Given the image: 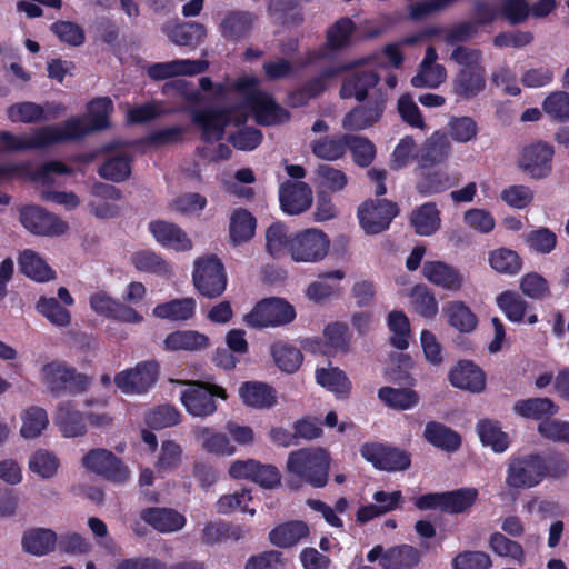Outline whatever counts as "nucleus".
<instances>
[{"label": "nucleus", "mask_w": 569, "mask_h": 569, "mask_svg": "<svg viewBox=\"0 0 569 569\" xmlns=\"http://www.w3.org/2000/svg\"><path fill=\"white\" fill-rule=\"evenodd\" d=\"M450 149L451 146L446 134L439 131L433 132L420 149L419 166L428 168L443 163L449 157Z\"/></svg>", "instance_id": "nucleus-34"}, {"label": "nucleus", "mask_w": 569, "mask_h": 569, "mask_svg": "<svg viewBox=\"0 0 569 569\" xmlns=\"http://www.w3.org/2000/svg\"><path fill=\"white\" fill-rule=\"evenodd\" d=\"M270 352L276 365L286 372H295L302 362L300 350L282 341L272 343Z\"/></svg>", "instance_id": "nucleus-59"}, {"label": "nucleus", "mask_w": 569, "mask_h": 569, "mask_svg": "<svg viewBox=\"0 0 569 569\" xmlns=\"http://www.w3.org/2000/svg\"><path fill=\"white\" fill-rule=\"evenodd\" d=\"M317 382L333 392L338 398L348 396L351 382L343 371L336 367L320 368L316 371Z\"/></svg>", "instance_id": "nucleus-52"}, {"label": "nucleus", "mask_w": 569, "mask_h": 569, "mask_svg": "<svg viewBox=\"0 0 569 569\" xmlns=\"http://www.w3.org/2000/svg\"><path fill=\"white\" fill-rule=\"evenodd\" d=\"M197 443L208 453L228 457L236 453L237 448L228 435L219 432L207 426H197L192 429Z\"/></svg>", "instance_id": "nucleus-26"}, {"label": "nucleus", "mask_w": 569, "mask_h": 569, "mask_svg": "<svg viewBox=\"0 0 569 569\" xmlns=\"http://www.w3.org/2000/svg\"><path fill=\"white\" fill-rule=\"evenodd\" d=\"M408 296L415 312L427 319H433L437 316L438 302L435 295L426 286H415Z\"/></svg>", "instance_id": "nucleus-58"}, {"label": "nucleus", "mask_w": 569, "mask_h": 569, "mask_svg": "<svg viewBox=\"0 0 569 569\" xmlns=\"http://www.w3.org/2000/svg\"><path fill=\"white\" fill-rule=\"evenodd\" d=\"M66 111L61 103L46 102L38 104L31 101L12 104L7 110V116L12 122L36 123L53 120Z\"/></svg>", "instance_id": "nucleus-19"}, {"label": "nucleus", "mask_w": 569, "mask_h": 569, "mask_svg": "<svg viewBox=\"0 0 569 569\" xmlns=\"http://www.w3.org/2000/svg\"><path fill=\"white\" fill-rule=\"evenodd\" d=\"M140 518L161 533L180 531L187 523L186 517L172 508H146Z\"/></svg>", "instance_id": "nucleus-25"}, {"label": "nucleus", "mask_w": 569, "mask_h": 569, "mask_svg": "<svg viewBox=\"0 0 569 569\" xmlns=\"http://www.w3.org/2000/svg\"><path fill=\"white\" fill-rule=\"evenodd\" d=\"M61 461L54 451L38 448L28 457V469L41 480H51L60 471Z\"/></svg>", "instance_id": "nucleus-35"}, {"label": "nucleus", "mask_w": 569, "mask_h": 569, "mask_svg": "<svg viewBox=\"0 0 569 569\" xmlns=\"http://www.w3.org/2000/svg\"><path fill=\"white\" fill-rule=\"evenodd\" d=\"M478 498L476 488H461L445 492L443 510L451 513H460L470 508Z\"/></svg>", "instance_id": "nucleus-61"}, {"label": "nucleus", "mask_w": 569, "mask_h": 569, "mask_svg": "<svg viewBox=\"0 0 569 569\" xmlns=\"http://www.w3.org/2000/svg\"><path fill=\"white\" fill-rule=\"evenodd\" d=\"M199 83L203 91L210 92L211 97L217 100L224 101L231 96L241 98L260 124L281 123L289 117L288 112L269 93L258 88L259 80L256 77L243 76L232 83L226 81L217 84L209 78L203 77L199 80Z\"/></svg>", "instance_id": "nucleus-4"}, {"label": "nucleus", "mask_w": 569, "mask_h": 569, "mask_svg": "<svg viewBox=\"0 0 569 569\" xmlns=\"http://www.w3.org/2000/svg\"><path fill=\"white\" fill-rule=\"evenodd\" d=\"M39 372L41 382L52 393L81 392L90 385L87 376L76 372L67 363L58 360L42 363Z\"/></svg>", "instance_id": "nucleus-12"}, {"label": "nucleus", "mask_w": 569, "mask_h": 569, "mask_svg": "<svg viewBox=\"0 0 569 569\" xmlns=\"http://www.w3.org/2000/svg\"><path fill=\"white\" fill-rule=\"evenodd\" d=\"M410 222L419 236H431L441 226L440 211L432 202L423 203L411 212Z\"/></svg>", "instance_id": "nucleus-43"}, {"label": "nucleus", "mask_w": 569, "mask_h": 569, "mask_svg": "<svg viewBox=\"0 0 569 569\" xmlns=\"http://www.w3.org/2000/svg\"><path fill=\"white\" fill-rule=\"evenodd\" d=\"M543 111L558 121H569V93L553 91L542 102Z\"/></svg>", "instance_id": "nucleus-63"}, {"label": "nucleus", "mask_w": 569, "mask_h": 569, "mask_svg": "<svg viewBox=\"0 0 569 569\" xmlns=\"http://www.w3.org/2000/svg\"><path fill=\"white\" fill-rule=\"evenodd\" d=\"M180 383L186 386L180 393V401L192 417H210L218 409L213 398L228 399L226 389L214 383L200 381H180Z\"/></svg>", "instance_id": "nucleus-7"}, {"label": "nucleus", "mask_w": 569, "mask_h": 569, "mask_svg": "<svg viewBox=\"0 0 569 569\" xmlns=\"http://www.w3.org/2000/svg\"><path fill=\"white\" fill-rule=\"evenodd\" d=\"M491 566L492 560L485 551H462L451 561L452 569H489Z\"/></svg>", "instance_id": "nucleus-64"}, {"label": "nucleus", "mask_w": 569, "mask_h": 569, "mask_svg": "<svg viewBox=\"0 0 569 569\" xmlns=\"http://www.w3.org/2000/svg\"><path fill=\"white\" fill-rule=\"evenodd\" d=\"M553 147L543 141H535L523 146L517 154V168L535 180H541L550 176L552 171Z\"/></svg>", "instance_id": "nucleus-13"}, {"label": "nucleus", "mask_w": 569, "mask_h": 569, "mask_svg": "<svg viewBox=\"0 0 569 569\" xmlns=\"http://www.w3.org/2000/svg\"><path fill=\"white\" fill-rule=\"evenodd\" d=\"M207 68L208 62L204 60L178 59L150 64L147 73L153 80H164L178 76H196Z\"/></svg>", "instance_id": "nucleus-23"}, {"label": "nucleus", "mask_w": 569, "mask_h": 569, "mask_svg": "<svg viewBox=\"0 0 569 569\" xmlns=\"http://www.w3.org/2000/svg\"><path fill=\"white\" fill-rule=\"evenodd\" d=\"M489 548L499 557L511 558L521 562L525 559L526 552L523 547L509 539L502 532H493L489 537Z\"/></svg>", "instance_id": "nucleus-60"}, {"label": "nucleus", "mask_w": 569, "mask_h": 569, "mask_svg": "<svg viewBox=\"0 0 569 569\" xmlns=\"http://www.w3.org/2000/svg\"><path fill=\"white\" fill-rule=\"evenodd\" d=\"M477 432L483 446L490 447L495 452L501 453L509 447V438L498 422L481 420L477 425Z\"/></svg>", "instance_id": "nucleus-54"}, {"label": "nucleus", "mask_w": 569, "mask_h": 569, "mask_svg": "<svg viewBox=\"0 0 569 569\" xmlns=\"http://www.w3.org/2000/svg\"><path fill=\"white\" fill-rule=\"evenodd\" d=\"M82 466L116 483H123L130 478L128 467L106 449L90 450L83 456Z\"/></svg>", "instance_id": "nucleus-15"}, {"label": "nucleus", "mask_w": 569, "mask_h": 569, "mask_svg": "<svg viewBox=\"0 0 569 569\" xmlns=\"http://www.w3.org/2000/svg\"><path fill=\"white\" fill-rule=\"evenodd\" d=\"M279 200L284 213L296 216L308 210L312 204L311 188L301 181H287L279 190Z\"/></svg>", "instance_id": "nucleus-22"}, {"label": "nucleus", "mask_w": 569, "mask_h": 569, "mask_svg": "<svg viewBox=\"0 0 569 569\" xmlns=\"http://www.w3.org/2000/svg\"><path fill=\"white\" fill-rule=\"evenodd\" d=\"M547 471V463L541 455H513L507 461L505 483L511 490L531 489L543 481Z\"/></svg>", "instance_id": "nucleus-6"}, {"label": "nucleus", "mask_w": 569, "mask_h": 569, "mask_svg": "<svg viewBox=\"0 0 569 569\" xmlns=\"http://www.w3.org/2000/svg\"><path fill=\"white\" fill-rule=\"evenodd\" d=\"M209 347V338L196 330H176L162 343L167 351H199Z\"/></svg>", "instance_id": "nucleus-33"}, {"label": "nucleus", "mask_w": 569, "mask_h": 569, "mask_svg": "<svg viewBox=\"0 0 569 569\" xmlns=\"http://www.w3.org/2000/svg\"><path fill=\"white\" fill-rule=\"evenodd\" d=\"M486 88V68H461L452 80V91L461 100H471Z\"/></svg>", "instance_id": "nucleus-27"}, {"label": "nucleus", "mask_w": 569, "mask_h": 569, "mask_svg": "<svg viewBox=\"0 0 569 569\" xmlns=\"http://www.w3.org/2000/svg\"><path fill=\"white\" fill-rule=\"evenodd\" d=\"M387 323L390 336V343L399 350L409 347L411 338V328L408 317L402 311H391L388 315Z\"/></svg>", "instance_id": "nucleus-55"}, {"label": "nucleus", "mask_w": 569, "mask_h": 569, "mask_svg": "<svg viewBox=\"0 0 569 569\" xmlns=\"http://www.w3.org/2000/svg\"><path fill=\"white\" fill-rule=\"evenodd\" d=\"M512 411L525 419L545 420L558 413L559 407L549 398H527L517 400Z\"/></svg>", "instance_id": "nucleus-39"}, {"label": "nucleus", "mask_w": 569, "mask_h": 569, "mask_svg": "<svg viewBox=\"0 0 569 569\" xmlns=\"http://www.w3.org/2000/svg\"><path fill=\"white\" fill-rule=\"evenodd\" d=\"M58 542L57 533L48 528H33L24 532L22 549L33 556L41 557L52 552Z\"/></svg>", "instance_id": "nucleus-38"}, {"label": "nucleus", "mask_w": 569, "mask_h": 569, "mask_svg": "<svg viewBox=\"0 0 569 569\" xmlns=\"http://www.w3.org/2000/svg\"><path fill=\"white\" fill-rule=\"evenodd\" d=\"M163 31L178 46L197 44L206 36L204 27L196 22L176 24L172 28L168 24L163 27Z\"/></svg>", "instance_id": "nucleus-57"}, {"label": "nucleus", "mask_w": 569, "mask_h": 569, "mask_svg": "<svg viewBox=\"0 0 569 569\" xmlns=\"http://www.w3.org/2000/svg\"><path fill=\"white\" fill-rule=\"evenodd\" d=\"M93 193L99 197L98 200H92L89 203L90 212L99 219H111L116 218L120 213V209L117 204L109 200H120L122 193L119 189L109 184H98Z\"/></svg>", "instance_id": "nucleus-40"}, {"label": "nucleus", "mask_w": 569, "mask_h": 569, "mask_svg": "<svg viewBox=\"0 0 569 569\" xmlns=\"http://www.w3.org/2000/svg\"><path fill=\"white\" fill-rule=\"evenodd\" d=\"M347 137H320L310 140L312 153L323 160L335 161L341 158L346 152Z\"/></svg>", "instance_id": "nucleus-53"}, {"label": "nucleus", "mask_w": 569, "mask_h": 569, "mask_svg": "<svg viewBox=\"0 0 569 569\" xmlns=\"http://www.w3.org/2000/svg\"><path fill=\"white\" fill-rule=\"evenodd\" d=\"M238 393L246 406L254 409H269L277 403L276 390L261 381L243 382Z\"/></svg>", "instance_id": "nucleus-30"}, {"label": "nucleus", "mask_w": 569, "mask_h": 569, "mask_svg": "<svg viewBox=\"0 0 569 569\" xmlns=\"http://www.w3.org/2000/svg\"><path fill=\"white\" fill-rule=\"evenodd\" d=\"M442 313L447 318L448 323L459 332H472L478 326L477 316L463 301H448L442 307Z\"/></svg>", "instance_id": "nucleus-37"}, {"label": "nucleus", "mask_w": 569, "mask_h": 569, "mask_svg": "<svg viewBox=\"0 0 569 569\" xmlns=\"http://www.w3.org/2000/svg\"><path fill=\"white\" fill-rule=\"evenodd\" d=\"M20 421L19 435L24 440L39 438L50 423L47 410L36 405L28 406L21 410Z\"/></svg>", "instance_id": "nucleus-31"}, {"label": "nucleus", "mask_w": 569, "mask_h": 569, "mask_svg": "<svg viewBox=\"0 0 569 569\" xmlns=\"http://www.w3.org/2000/svg\"><path fill=\"white\" fill-rule=\"evenodd\" d=\"M402 61V54L397 44H389L385 50L375 57H368L362 60L352 62L351 64L340 68H331L322 72L319 77L309 82L305 91L308 97H316L325 91L329 81L345 69H352L350 74L345 79L340 89V97L343 99L356 98L359 101L366 99L368 90L377 84L378 74L375 71L376 66L387 64L399 67Z\"/></svg>", "instance_id": "nucleus-2"}, {"label": "nucleus", "mask_w": 569, "mask_h": 569, "mask_svg": "<svg viewBox=\"0 0 569 569\" xmlns=\"http://www.w3.org/2000/svg\"><path fill=\"white\" fill-rule=\"evenodd\" d=\"M196 308V299L187 297L159 303L153 308L152 315L170 321H187L194 316Z\"/></svg>", "instance_id": "nucleus-41"}, {"label": "nucleus", "mask_w": 569, "mask_h": 569, "mask_svg": "<svg viewBox=\"0 0 569 569\" xmlns=\"http://www.w3.org/2000/svg\"><path fill=\"white\" fill-rule=\"evenodd\" d=\"M383 107L380 103L355 108L345 116L342 127L350 131L367 129L380 119Z\"/></svg>", "instance_id": "nucleus-48"}, {"label": "nucleus", "mask_w": 569, "mask_h": 569, "mask_svg": "<svg viewBox=\"0 0 569 569\" xmlns=\"http://www.w3.org/2000/svg\"><path fill=\"white\" fill-rule=\"evenodd\" d=\"M183 457L181 445L173 440L162 441L154 462V468L158 473L172 472L179 468Z\"/></svg>", "instance_id": "nucleus-56"}, {"label": "nucleus", "mask_w": 569, "mask_h": 569, "mask_svg": "<svg viewBox=\"0 0 569 569\" xmlns=\"http://www.w3.org/2000/svg\"><path fill=\"white\" fill-rule=\"evenodd\" d=\"M438 54L435 48L429 47L426 56L420 63L418 73L411 79V83L416 88H437L447 78V71L443 66L438 64L436 61Z\"/></svg>", "instance_id": "nucleus-29"}, {"label": "nucleus", "mask_w": 569, "mask_h": 569, "mask_svg": "<svg viewBox=\"0 0 569 569\" xmlns=\"http://www.w3.org/2000/svg\"><path fill=\"white\" fill-rule=\"evenodd\" d=\"M309 533L308 526L302 521L282 523L269 533L270 542L280 548H289L298 543Z\"/></svg>", "instance_id": "nucleus-47"}, {"label": "nucleus", "mask_w": 569, "mask_h": 569, "mask_svg": "<svg viewBox=\"0 0 569 569\" xmlns=\"http://www.w3.org/2000/svg\"><path fill=\"white\" fill-rule=\"evenodd\" d=\"M20 221L27 230L39 236H60L68 230L67 222L37 206L21 208Z\"/></svg>", "instance_id": "nucleus-18"}, {"label": "nucleus", "mask_w": 569, "mask_h": 569, "mask_svg": "<svg viewBox=\"0 0 569 569\" xmlns=\"http://www.w3.org/2000/svg\"><path fill=\"white\" fill-rule=\"evenodd\" d=\"M496 303L505 316L512 322H521L526 320L529 325H533L538 321L536 315H529L526 318L528 302L517 292L509 290L501 292L497 296Z\"/></svg>", "instance_id": "nucleus-42"}, {"label": "nucleus", "mask_w": 569, "mask_h": 569, "mask_svg": "<svg viewBox=\"0 0 569 569\" xmlns=\"http://www.w3.org/2000/svg\"><path fill=\"white\" fill-rule=\"evenodd\" d=\"M345 278V272L341 270L329 271L313 282L306 289V296L309 300L316 303H323L327 299L331 298L338 292V286L330 282V280L340 281Z\"/></svg>", "instance_id": "nucleus-50"}, {"label": "nucleus", "mask_w": 569, "mask_h": 569, "mask_svg": "<svg viewBox=\"0 0 569 569\" xmlns=\"http://www.w3.org/2000/svg\"><path fill=\"white\" fill-rule=\"evenodd\" d=\"M296 318L293 306L280 298L264 299L244 316V322L253 328L279 327Z\"/></svg>", "instance_id": "nucleus-14"}, {"label": "nucleus", "mask_w": 569, "mask_h": 569, "mask_svg": "<svg viewBox=\"0 0 569 569\" xmlns=\"http://www.w3.org/2000/svg\"><path fill=\"white\" fill-rule=\"evenodd\" d=\"M72 173V169L60 161H50L40 167L32 176V180L39 184L40 196L43 200L63 206L72 210L79 206L80 200L73 192L53 191L50 186L58 182V179Z\"/></svg>", "instance_id": "nucleus-10"}, {"label": "nucleus", "mask_w": 569, "mask_h": 569, "mask_svg": "<svg viewBox=\"0 0 569 569\" xmlns=\"http://www.w3.org/2000/svg\"><path fill=\"white\" fill-rule=\"evenodd\" d=\"M256 218L244 209H237L230 216L229 238L233 246L250 241L256 232Z\"/></svg>", "instance_id": "nucleus-44"}, {"label": "nucleus", "mask_w": 569, "mask_h": 569, "mask_svg": "<svg viewBox=\"0 0 569 569\" xmlns=\"http://www.w3.org/2000/svg\"><path fill=\"white\" fill-rule=\"evenodd\" d=\"M131 264L140 272L170 279L174 276L172 266L159 253L151 250H138L130 257Z\"/></svg>", "instance_id": "nucleus-32"}, {"label": "nucleus", "mask_w": 569, "mask_h": 569, "mask_svg": "<svg viewBox=\"0 0 569 569\" xmlns=\"http://www.w3.org/2000/svg\"><path fill=\"white\" fill-rule=\"evenodd\" d=\"M192 119L207 142L220 141L224 136V128L233 124L239 126L246 122L247 111L238 106L226 109H208L192 111Z\"/></svg>", "instance_id": "nucleus-8"}, {"label": "nucleus", "mask_w": 569, "mask_h": 569, "mask_svg": "<svg viewBox=\"0 0 569 569\" xmlns=\"http://www.w3.org/2000/svg\"><path fill=\"white\" fill-rule=\"evenodd\" d=\"M329 466V452L320 447L292 451L287 459V471L316 488L327 483Z\"/></svg>", "instance_id": "nucleus-5"}, {"label": "nucleus", "mask_w": 569, "mask_h": 569, "mask_svg": "<svg viewBox=\"0 0 569 569\" xmlns=\"http://www.w3.org/2000/svg\"><path fill=\"white\" fill-rule=\"evenodd\" d=\"M18 264L21 272L34 281H49L56 276L54 271L46 263V261L37 252L30 249H26L20 253Z\"/></svg>", "instance_id": "nucleus-46"}, {"label": "nucleus", "mask_w": 569, "mask_h": 569, "mask_svg": "<svg viewBox=\"0 0 569 569\" xmlns=\"http://www.w3.org/2000/svg\"><path fill=\"white\" fill-rule=\"evenodd\" d=\"M423 436L428 442L446 451H456L461 443L456 431L438 422H428Z\"/></svg>", "instance_id": "nucleus-51"}, {"label": "nucleus", "mask_w": 569, "mask_h": 569, "mask_svg": "<svg viewBox=\"0 0 569 569\" xmlns=\"http://www.w3.org/2000/svg\"><path fill=\"white\" fill-rule=\"evenodd\" d=\"M266 247L276 258L288 256L298 263H318L329 254L331 240L320 228H306L289 234L283 223L276 222L267 229Z\"/></svg>", "instance_id": "nucleus-3"}, {"label": "nucleus", "mask_w": 569, "mask_h": 569, "mask_svg": "<svg viewBox=\"0 0 569 569\" xmlns=\"http://www.w3.org/2000/svg\"><path fill=\"white\" fill-rule=\"evenodd\" d=\"M488 263L492 270L505 276H516L522 269L520 256L503 247L489 251Z\"/></svg>", "instance_id": "nucleus-49"}, {"label": "nucleus", "mask_w": 569, "mask_h": 569, "mask_svg": "<svg viewBox=\"0 0 569 569\" xmlns=\"http://www.w3.org/2000/svg\"><path fill=\"white\" fill-rule=\"evenodd\" d=\"M36 308L39 313L54 326L67 327L71 322L70 312L60 306L54 298L41 297L37 302Z\"/></svg>", "instance_id": "nucleus-62"}, {"label": "nucleus", "mask_w": 569, "mask_h": 569, "mask_svg": "<svg viewBox=\"0 0 569 569\" xmlns=\"http://www.w3.org/2000/svg\"><path fill=\"white\" fill-rule=\"evenodd\" d=\"M367 559L370 562L379 561L383 569H408L420 562L421 552L409 545L396 546L389 549L376 546L368 552Z\"/></svg>", "instance_id": "nucleus-17"}, {"label": "nucleus", "mask_w": 569, "mask_h": 569, "mask_svg": "<svg viewBox=\"0 0 569 569\" xmlns=\"http://www.w3.org/2000/svg\"><path fill=\"white\" fill-rule=\"evenodd\" d=\"M378 398L395 410H410L420 402L419 393L411 388L382 387L378 390Z\"/></svg>", "instance_id": "nucleus-45"}, {"label": "nucleus", "mask_w": 569, "mask_h": 569, "mask_svg": "<svg viewBox=\"0 0 569 569\" xmlns=\"http://www.w3.org/2000/svg\"><path fill=\"white\" fill-rule=\"evenodd\" d=\"M397 214L396 203L386 199L366 201L358 209L360 226L368 234L386 230Z\"/></svg>", "instance_id": "nucleus-16"}, {"label": "nucleus", "mask_w": 569, "mask_h": 569, "mask_svg": "<svg viewBox=\"0 0 569 569\" xmlns=\"http://www.w3.org/2000/svg\"><path fill=\"white\" fill-rule=\"evenodd\" d=\"M106 158L99 168V174L107 180L121 182L131 174V157L123 143H111L104 148Z\"/></svg>", "instance_id": "nucleus-20"}, {"label": "nucleus", "mask_w": 569, "mask_h": 569, "mask_svg": "<svg viewBox=\"0 0 569 569\" xmlns=\"http://www.w3.org/2000/svg\"><path fill=\"white\" fill-rule=\"evenodd\" d=\"M449 380L456 388L471 392H481L486 387L483 371L471 361H460L449 373Z\"/></svg>", "instance_id": "nucleus-28"}, {"label": "nucleus", "mask_w": 569, "mask_h": 569, "mask_svg": "<svg viewBox=\"0 0 569 569\" xmlns=\"http://www.w3.org/2000/svg\"><path fill=\"white\" fill-rule=\"evenodd\" d=\"M192 283L207 298L220 297L227 288L223 263L216 256H202L193 261Z\"/></svg>", "instance_id": "nucleus-9"}, {"label": "nucleus", "mask_w": 569, "mask_h": 569, "mask_svg": "<svg viewBox=\"0 0 569 569\" xmlns=\"http://www.w3.org/2000/svg\"><path fill=\"white\" fill-rule=\"evenodd\" d=\"M54 423L66 438L79 437L86 432L84 418L71 402H61L58 406Z\"/></svg>", "instance_id": "nucleus-36"}, {"label": "nucleus", "mask_w": 569, "mask_h": 569, "mask_svg": "<svg viewBox=\"0 0 569 569\" xmlns=\"http://www.w3.org/2000/svg\"><path fill=\"white\" fill-rule=\"evenodd\" d=\"M112 109L109 98H98L88 104L84 117H71L61 123L43 126L21 136L3 131L0 132V143L9 151H24L81 140L94 131L106 129Z\"/></svg>", "instance_id": "nucleus-1"}, {"label": "nucleus", "mask_w": 569, "mask_h": 569, "mask_svg": "<svg viewBox=\"0 0 569 569\" xmlns=\"http://www.w3.org/2000/svg\"><path fill=\"white\" fill-rule=\"evenodd\" d=\"M153 239L163 248L176 252H187L193 249V241L187 232L176 223L154 220L148 224Z\"/></svg>", "instance_id": "nucleus-21"}, {"label": "nucleus", "mask_w": 569, "mask_h": 569, "mask_svg": "<svg viewBox=\"0 0 569 569\" xmlns=\"http://www.w3.org/2000/svg\"><path fill=\"white\" fill-rule=\"evenodd\" d=\"M160 365L157 360H144L118 372L113 382L127 396L146 395L157 382Z\"/></svg>", "instance_id": "nucleus-11"}, {"label": "nucleus", "mask_w": 569, "mask_h": 569, "mask_svg": "<svg viewBox=\"0 0 569 569\" xmlns=\"http://www.w3.org/2000/svg\"><path fill=\"white\" fill-rule=\"evenodd\" d=\"M422 273L429 282L449 291H459L465 283V276L459 269L441 261L425 262Z\"/></svg>", "instance_id": "nucleus-24"}]
</instances>
